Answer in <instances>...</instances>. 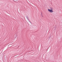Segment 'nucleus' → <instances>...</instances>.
Returning a JSON list of instances; mask_svg holds the SVG:
<instances>
[{
    "mask_svg": "<svg viewBox=\"0 0 62 62\" xmlns=\"http://www.w3.org/2000/svg\"><path fill=\"white\" fill-rule=\"evenodd\" d=\"M53 9L52 8H50V9H48V11L49 12L51 13H52L53 12Z\"/></svg>",
    "mask_w": 62,
    "mask_h": 62,
    "instance_id": "f257e3e1",
    "label": "nucleus"
}]
</instances>
